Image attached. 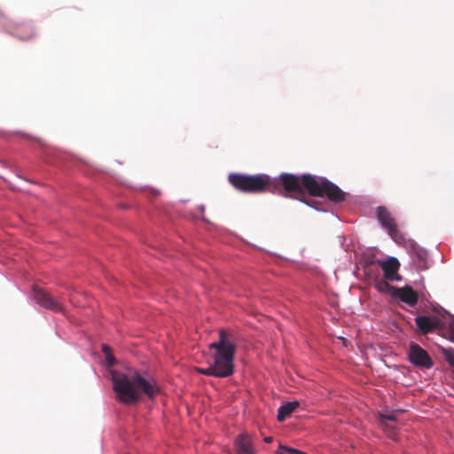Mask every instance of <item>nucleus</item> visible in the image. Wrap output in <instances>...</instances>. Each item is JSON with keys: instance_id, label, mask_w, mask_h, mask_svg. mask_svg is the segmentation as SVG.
<instances>
[{"instance_id": "f257e3e1", "label": "nucleus", "mask_w": 454, "mask_h": 454, "mask_svg": "<svg viewBox=\"0 0 454 454\" xmlns=\"http://www.w3.org/2000/svg\"><path fill=\"white\" fill-rule=\"evenodd\" d=\"M113 389L117 399L124 404L138 402L142 394L153 399L160 393V387L153 380H145L137 371L123 373L112 371Z\"/></svg>"}, {"instance_id": "f03ea898", "label": "nucleus", "mask_w": 454, "mask_h": 454, "mask_svg": "<svg viewBox=\"0 0 454 454\" xmlns=\"http://www.w3.org/2000/svg\"><path fill=\"white\" fill-rule=\"evenodd\" d=\"M208 348L214 350L208 367L197 368V372L202 375L217 378H227L234 372V357L236 343L227 331L221 329L219 339L208 345Z\"/></svg>"}, {"instance_id": "7ed1b4c3", "label": "nucleus", "mask_w": 454, "mask_h": 454, "mask_svg": "<svg viewBox=\"0 0 454 454\" xmlns=\"http://www.w3.org/2000/svg\"><path fill=\"white\" fill-rule=\"evenodd\" d=\"M228 181L236 190L244 193L274 192L277 190V182L265 174L231 173Z\"/></svg>"}, {"instance_id": "20e7f679", "label": "nucleus", "mask_w": 454, "mask_h": 454, "mask_svg": "<svg viewBox=\"0 0 454 454\" xmlns=\"http://www.w3.org/2000/svg\"><path fill=\"white\" fill-rule=\"evenodd\" d=\"M304 181L305 188L308 190V192L314 197H327L329 200L334 203H340L345 200V192L335 184L325 178L305 176Z\"/></svg>"}, {"instance_id": "39448f33", "label": "nucleus", "mask_w": 454, "mask_h": 454, "mask_svg": "<svg viewBox=\"0 0 454 454\" xmlns=\"http://www.w3.org/2000/svg\"><path fill=\"white\" fill-rule=\"evenodd\" d=\"M305 176H313L309 174H304L301 176H295L289 173H282L278 178L273 180L277 182V189L279 186L291 194H297L299 196H304L308 190L305 188Z\"/></svg>"}, {"instance_id": "423d86ee", "label": "nucleus", "mask_w": 454, "mask_h": 454, "mask_svg": "<svg viewBox=\"0 0 454 454\" xmlns=\"http://www.w3.org/2000/svg\"><path fill=\"white\" fill-rule=\"evenodd\" d=\"M376 213L379 222L381 226L387 231L389 236L397 244H402L403 241H404V237L398 231L395 219L393 217L389 210L387 207L380 206L377 207Z\"/></svg>"}, {"instance_id": "0eeeda50", "label": "nucleus", "mask_w": 454, "mask_h": 454, "mask_svg": "<svg viewBox=\"0 0 454 454\" xmlns=\"http://www.w3.org/2000/svg\"><path fill=\"white\" fill-rule=\"evenodd\" d=\"M33 297L41 307L54 312L62 311L63 305L59 300H56L46 290L38 286L33 287Z\"/></svg>"}, {"instance_id": "6e6552de", "label": "nucleus", "mask_w": 454, "mask_h": 454, "mask_svg": "<svg viewBox=\"0 0 454 454\" xmlns=\"http://www.w3.org/2000/svg\"><path fill=\"white\" fill-rule=\"evenodd\" d=\"M404 246L406 247L408 252L411 254L416 267L419 270H425L428 268L427 264V252L420 247L417 243L413 240H405L403 241Z\"/></svg>"}, {"instance_id": "1a4fd4ad", "label": "nucleus", "mask_w": 454, "mask_h": 454, "mask_svg": "<svg viewBox=\"0 0 454 454\" xmlns=\"http://www.w3.org/2000/svg\"><path fill=\"white\" fill-rule=\"evenodd\" d=\"M409 358L414 365L427 369L433 366V361L427 352L417 343L411 344Z\"/></svg>"}, {"instance_id": "9d476101", "label": "nucleus", "mask_w": 454, "mask_h": 454, "mask_svg": "<svg viewBox=\"0 0 454 454\" xmlns=\"http://www.w3.org/2000/svg\"><path fill=\"white\" fill-rule=\"evenodd\" d=\"M379 265L384 273V278L390 281L401 280V276L398 275L400 263L395 257H390L386 261H379Z\"/></svg>"}, {"instance_id": "9b49d317", "label": "nucleus", "mask_w": 454, "mask_h": 454, "mask_svg": "<svg viewBox=\"0 0 454 454\" xmlns=\"http://www.w3.org/2000/svg\"><path fill=\"white\" fill-rule=\"evenodd\" d=\"M392 295L411 307L415 306L419 301L418 294L409 286L393 287Z\"/></svg>"}, {"instance_id": "f8f14e48", "label": "nucleus", "mask_w": 454, "mask_h": 454, "mask_svg": "<svg viewBox=\"0 0 454 454\" xmlns=\"http://www.w3.org/2000/svg\"><path fill=\"white\" fill-rule=\"evenodd\" d=\"M415 323L423 334L432 333L440 326V321L436 317L419 316L415 318Z\"/></svg>"}, {"instance_id": "ddd939ff", "label": "nucleus", "mask_w": 454, "mask_h": 454, "mask_svg": "<svg viewBox=\"0 0 454 454\" xmlns=\"http://www.w3.org/2000/svg\"><path fill=\"white\" fill-rule=\"evenodd\" d=\"M397 420L395 412L380 413L379 418V423L381 427L385 430L387 435L395 440V426L393 424Z\"/></svg>"}, {"instance_id": "4468645a", "label": "nucleus", "mask_w": 454, "mask_h": 454, "mask_svg": "<svg viewBox=\"0 0 454 454\" xmlns=\"http://www.w3.org/2000/svg\"><path fill=\"white\" fill-rule=\"evenodd\" d=\"M236 450L238 454H254V447L249 435L240 434L236 440Z\"/></svg>"}, {"instance_id": "2eb2a0df", "label": "nucleus", "mask_w": 454, "mask_h": 454, "mask_svg": "<svg viewBox=\"0 0 454 454\" xmlns=\"http://www.w3.org/2000/svg\"><path fill=\"white\" fill-rule=\"evenodd\" d=\"M299 406L298 402L286 403L278 408V420L284 421L288 416H290Z\"/></svg>"}, {"instance_id": "dca6fc26", "label": "nucleus", "mask_w": 454, "mask_h": 454, "mask_svg": "<svg viewBox=\"0 0 454 454\" xmlns=\"http://www.w3.org/2000/svg\"><path fill=\"white\" fill-rule=\"evenodd\" d=\"M16 35L22 40H29L35 35V29L30 23L20 24L16 28Z\"/></svg>"}, {"instance_id": "f3484780", "label": "nucleus", "mask_w": 454, "mask_h": 454, "mask_svg": "<svg viewBox=\"0 0 454 454\" xmlns=\"http://www.w3.org/2000/svg\"><path fill=\"white\" fill-rule=\"evenodd\" d=\"M102 351L105 355L106 364L109 366H113L115 363V359L112 353L111 348L109 346H107L106 344H102Z\"/></svg>"}, {"instance_id": "a211bd4d", "label": "nucleus", "mask_w": 454, "mask_h": 454, "mask_svg": "<svg viewBox=\"0 0 454 454\" xmlns=\"http://www.w3.org/2000/svg\"><path fill=\"white\" fill-rule=\"evenodd\" d=\"M278 453V454H306L301 450H298L296 449L290 448V447H287L285 445H279Z\"/></svg>"}, {"instance_id": "6ab92c4d", "label": "nucleus", "mask_w": 454, "mask_h": 454, "mask_svg": "<svg viewBox=\"0 0 454 454\" xmlns=\"http://www.w3.org/2000/svg\"><path fill=\"white\" fill-rule=\"evenodd\" d=\"M376 288L380 292H387L389 288L393 290V287L384 280L378 281L375 285Z\"/></svg>"}, {"instance_id": "aec40b11", "label": "nucleus", "mask_w": 454, "mask_h": 454, "mask_svg": "<svg viewBox=\"0 0 454 454\" xmlns=\"http://www.w3.org/2000/svg\"><path fill=\"white\" fill-rule=\"evenodd\" d=\"M445 359L451 367H454V354L452 352H447L445 354Z\"/></svg>"}, {"instance_id": "412c9836", "label": "nucleus", "mask_w": 454, "mask_h": 454, "mask_svg": "<svg viewBox=\"0 0 454 454\" xmlns=\"http://www.w3.org/2000/svg\"><path fill=\"white\" fill-rule=\"evenodd\" d=\"M264 441L268 443L271 442L273 441V438L271 436H269V437H265L264 438Z\"/></svg>"}, {"instance_id": "4be33fe9", "label": "nucleus", "mask_w": 454, "mask_h": 454, "mask_svg": "<svg viewBox=\"0 0 454 454\" xmlns=\"http://www.w3.org/2000/svg\"><path fill=\"white\" fill-rule=\"evenodd\" d=\"M450 328L451 333L453 335V340H454V320H453V323L450 325Z\"/></svg>"}]
</instances>
